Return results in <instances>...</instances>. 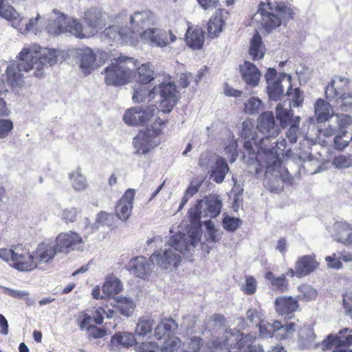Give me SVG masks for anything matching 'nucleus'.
Returning a JSON list of instances; mask_svg holds the SVG:
<instances>
[{
    "mask_svg": "<svg viewBox=\"0 0 352 352\" xmlns=\"http://www.w3.org/2000/svg\"><path fill=\"white\" fill-rule=\"evenodd\" d=\"M13 129V122L8 119H0V139L5 138Z\"/></svg>",
    "mask_w": 352,
    "mask_h": 352,
    "instance_id": "0e129e2a",
    "label": "nucleus"
},
{
    "mask_svg": "<svg viewBox=\"0 0 352 352\" xmlns=\"http://www.w3.org/2000/svg\"><path fill=\"white\" fill-rule=\"evenodd\" d=\"M264 315L261 310L256 308H250L246 312V317L248 320L252 324H255L258 325L263 320Z\"/></svg>",
    "mask_w": 352,
    "mask_h": 352,
    "instance_id": "680f3d73",
    "label": "nucleus"
},
{
    "mask_svg": "<svg viewBox=\"0 0 352 352\" xmlns=\"http://www.w3.org/2000/svg\"><path fill=\"white\" fill-rule=\"evenodd\" d=\"M65 16L57 10H54L47 19L45 30L50 35H60L65 33Z\"/></svg>",
    "mask_w": 352,
    "mask_h": 352,
    "instance_id": "4be33fe9",
    "label": "nucleus"
},
{
    "mask_svg": "<svg viewBox=\"0 0 352 352\" xmlns=\"http://www.w3.org/2000/svg\"><path fill=\"white\" fill-rule=\"evenodd\" d=\"M102 37L107 38L109 41H121L127 43L131 40V32L128 31L127 28H124L112 25L104 30Z\"/></svg>",
    "mask_w": 352,
    "mask_h": 352,
    "instance_id": "7c9ffc66",
    "label": "nucleus"
},
{
    "mask_svg": "<svg viewBox=\"0 0 352 352\" xmlns=\"http://www.w3.org/2000/svg\"><path fill=\"white\" fill-rule=\"evenodd\" d=\"M177 329L178 324L173 318H166L155 329V337L157 340L164 339V342H166L174 338L173 336L176 333Z\"/></svg>",
    "mask_w": 352,
    "mask_h": 352,
    "instance_id": "a878e982",
    "label": "nucleus"
},
{
    "mask_svg": "<svg viewBox=\"0 0 352 352\" xmlns=\"http://www.w3.org/2000/svg\"><path fill=\"white\" fill-rule=\"evenodd\" d=\"M135 193L134 189L129 188L118 201L116 206V214L119 219L126 221L131 216Z\"/></svg>",
    "mask_w": 352,
    "mask_h": 352,
    "instance_id": "412c9836",
    "label": "nucleus"
},
{
    "mask_svg": "<svg viewBox=\"0 0 352 352\" xmlns=\"http://www.w3.org/2000/svg\"><path fill=\"white\" fill-rule=\"evenodd\" d=\"M70 182L73 188L76 190H83L87 188V180L81 173L80 168H78L76 170L71 173L69 175Z\"/></svg>",
    "mask_w": 352,
    "mask_h": 352,
    "instance_id": "de8ad7c7",
    "label": "nucleus"
},
{
    "mask_svg": "<svg viewBox=\"0 0 352 352\" xmlns=\"http://www.w3.org/2000/svg\"><path fill=\"white\" fill-rule=\"evenodd\" d=\"M31 52V49L23 48L17 57L18 62L10 64L6 69V82L13 90L21 88L24 83L21 72L34 70L32 64L29 62Z\"/></svg>",
    "mask_w": 352,
    "mask_h": 352,
    "instance_id": "6e6552de",
    "label": "nucleus"
},
{
    "mask_svg": "<svg viewBox=\"0 0 352 352\" xmlns=\"http://www.w3.org/2000/svg\"><path fill=\"white\" fill-rule=\"evenodd\" d=\"M265 279L270 281L272 289L285 292L288 288V281L286 280L285 274L280 276H275L272 272H267L265 275Z\"/></svg>",
    "mask_w": 352,
    "mask_h": 352,
    "instance_id": "c03bdc74",
    "label": "nucleus"
},
{
    "mask_svg": "<svg viewBox=\"0 0 352 352\" xmlns=\"http://www.w3.org/2000/svg\"><path fill=\"white\" fill-rule=\"evenodd\" d=\"M76 58L77 63L85 76L90 74L96 67V55L89 47L77 50Z\"/></svg>",
    "mask_w": 352,
    "mask_h": 352,
    "instance_id": "aec40b11",
    "label": "nucleus"
},
{
    "mask_svg": "<svg viewBox=\"0 0 352 352\" xmlns=\"http://www.w3.org/2000/svg\"><path fill=\"white\" fill-rule=\"evenodd\" d=\"M222 203L216 195H209L204 199L198 200L197 204L189 211L190 222L199 225L195 228H200L199 221L202 217L215 218L221 210Z\"/></svg>",
    "mask_w": 352,
    "mask_h": 352,
    "instance_id": "0eeeda50",
    "label": "nucleus"
},
{
    "mask_svg": "<svg viewBox=\"0 0 352 352\" xmlns=\"http://www.w3.org/2000/svg\"><path fill=\"white\" fill-rule=\"evenodd\" d=\"M285 81L288 85V87L286 91V95L292 101L293 106L295 107H299L304 100V93L299 88L292 89L291 85V76L284 74Z\"/></svg>",
    "mask_w": 352,
    "mask_h": 352,
    "instance_id": "ea45409f",
    "label": "nucleus"
},
{
    "mask_svg": "<svg viewBox=\"0 0 352 352\" xmlns=\"http://www.w3.org/2000/svg\"><path fill=\"white\" fill-rule=\"evenodd\" d=\"M186 42L192 49H201L204 43L203 30L199 28H188L186 33Z\"/></svg>",
    "mask_w": 352,
    "mask_h": 352,
    "instance_id": "2f4dec72",
    "label": "nucleus"
},
{
    "mask_svg": "<svg viewBox=\"0 0 352 352\" xmlns=\"http://www.w3.org/2000/svg\"><path fill=\"white\" fill-rule=\"evenodd\" d=\"M239 71L242 80L248 86L255 87L258 85L261 72L254 64L245 61L243 65H240Z\"/></svg>",
    "mask_w": 352,
    "mask_h": 352,
    "instance_id": "5701e85b",
    "label": "nucleus"
},
{
    "mask_svg": "<svg viewBox=\"0 0 352 352\" xmlns=\"http://www.w3.org/2000/svg\"><path fill=\"white\" fill-rule=\"evenodd\" d=\"M151 263L144 256H136L129 262L128 270L131 274L145 279L150 274Z\"/></svg>",
    "mask_w": 352,
    "mask_h": 352,
    "instance_id": "393cba45",
    "label": "nucleus"
},
{
    "mask_svg": "<svg viewBox=\"0 0 352 352\" xmlns=\"http://www.w3.org/2000/svg\"><path fill=\"white\" fill-rule=\"evenodd\" d=\"M122 290V282L116 277L106 280L102 287V293L107 297L115 296Z\"/></svg>",
    "mask_w": 352,
    "mask_h": 352,
    "instance_id": "a19ab883",
    "label": "nucleus"
},
{
    "mask_svg": "<svg viewBox=\"0 0 352 352\" xmlns=\"http://www.w3.org/2000/svg\"><path fill=\"white\" fill-rule=\"evenodd\" d=\"M241 137L245 140L243 143V157L245 158L248 156V161L250 162L254 160L259 162L261 153H260L259 151H258V153H255L253 144L256 147H258L259 150L263 151L264 155L267 146L259 144V138L256 135L255 132L253 131V126L250 122L245 121L243 122Z\"/></svg>",
    "mask_w": 352,
    "mask_h": 352,
    "instance_id": "1a4fd4ad",
    "label": "nucleus"
},
{
    "mask_svg": "<svg viewBox=\"0 0 352 352\" xmlns=\"http://www.w3.org/2000/svg\"><path fill=\"white\" fill-rule=\"evenodd\" d=\"M316 335L312 329H307L306 338L300 335L299 342L302 349L316 348L319 346V343H315Z\"/></svg>",
    "mask_w": 352,
    "mask_h": 352,
    "instance_id": "603ef678",
    "label": "nucleus"
},
{
    "mask_svg": "<svg viewBox=\"0 0 352 352\" xmlns=\"http://www.w3.org/2000/svg\"><path fill=\"white\" fill-rule=\"evenodd\" d=\"M116 302V309L121 315L129 317L133 313L135 306L131 298L120 296L117 298Z\"/></svg>",
    "mask_w": 352,
    "mask_h": 352,
    "instance_id": "79ce46f5",
    "label": "nucleus"
},
{
    "mask_svg": "<svg viewBox=\"0 0 352 352\" xmlns=\"http://www.w3.org/2000/svg\"><path fill=\"white\" fill-rule=\"evenodd\" d=\"M337 168H348L352 166V155H339L336 156L332 162Z\"/></svg>",
    "mask_w": 352,
    "mask_h": 352,
    "instance_id": "5fc2aeb1",
    "label": "nucleus"
},
{
    "mask_svg": "<svg viewBox=\"0 0 352 352\" xmlns=\"http://www.w3.org/2000/svg\"><path fill=\"white\" fill-rule=\"evenodd\" d=\"M0 16L10 21L14 28L24 34L30 32L36 34L41 32L44 27L39 14H37L36 17L28 20L21 17L12 6H6L5 0H0Z\"/></svg>",
    "mask_w": 352,
    "mask_h": 352,
    "instance_id": "20e7f679",
    "label": "nucleus"
},
{
    "mask_svg": "<svg viewBox=\"0 0 352 352\" xmlns=\"http://www.w3.org/2000/svg\"><path fill=\"white\" fill-rule=\"evenodd\" d=\"M135 342L134 336L129 332H118L116 333L111 339L112 346L114 347H129L133 345Z\"/></svg>",
    "mask_w": 352,
    "mask_h": 352,
    "instance_id": "e433bc0d",
    "label": "nucleus"
},
{
    "mask_svg": "<svg viewBox=\"0 0 352 352\" xmlns=\"http://www.w3.org/2000/svg\"><path fill=\"white\" fill-rule=\"evenodd\" d=\"M161 133V129L151 126L144 129L133 138V144L135 148V153L144 155L148 153L152 148L159 144L156 138Z\"/></svg>",
    "mask_w": 352,
    "mask_h": 352,
    "instance_id": "9d476101",
    "label": "nucleus"
},
{
    "mask_svg": "<svg viewBox=\"0 0 352 352\" xmlns=\"http://www.w3.org/2000/svg\"><path fill=\"white\" fill-rule=\"evenodd\" d=\"M352 329L344 328L336 336V346H346L352 344Z\"/></svg>",
    "mask_w": 352,
    "mask_h": 352,
    "instance_id": "09e8293b",
    "label": "nucleus"
},
{
    "mask_svg": "<svg viewBox=\"0 0 352 352\" xmlns=\"http://www.w3.org/2000/svg\"><path fill=\"white\" fill-rule=\"evenodd\" d=\"M256 128L263 135L259 138L261 145L268 146L270 140L276 138L280 133V126L276 124L272 111H265L259 116Z\"/></svg>",
    "mask_w": 352,
    "mask_h": 352,
    "instance_id": "9b49d317",
    "label": "nucleus"
},
{
    "mask_svg": "<svg viewBox=\"0 0 352 352\" xmlns=\"http://www.w3.org/2000/svg\"><path fill=\"white\" fill-rule=\"evenodd\" d=\"M201 236V230L199 228H190L186 234L174 235L162 250L151 254L150 261L164 270L177 267L182 261V256L184 255L186 251L195 248L199 244Z\"/></svg>",
    "mask_w": 352,
    "mask_h": 352,
    "instance_id": "f257e3e1",
    "label": "nucleus"
},
{
    "mask_svg": "<svg viewBox=\"0 0 352 352\" xmlns=\"http://www.w3.org/2000/svg\"><path fill=\"white\" fill-rule=\"evenodd\" d=\"M267 3L261 1L258 11L254 14L252 20L259 23L267 32L278 27L293 19V10L282 2L276 0H266Z\"/></svg>",
    "mask_w": 352,
    "mask_h": 352,
    "instance_id": "f03ea898",
    "label": "nucleus"
},
{
    "mask_svg": "<svg viewBox=\"0 0 352 352\" xmlns=\"http://www.w3.org/2000/svg\"><path fill=\"white\" fill-rule=\"evenodd\" d=\"M316 118L318 122H323L330 117L329 104L324 100L318 99L314 106Z\"/></svg>",
    "mask_w": 352,
    "mask_h": 352,
    "instance_id": "37998d69",
    "label": "nucleus"
},
{
    "mask_svg": "<svg viewBox=\"0 0 352 352\" xmlns=\"http://www.w3.org/2000/svg\"><path fill=\"white\" fill-rule=\"evenodd\" d=\"M157 18L153 12L150 10H143L135 12L130 16V28H127L128 31L131 32V38L134 33L140 34L144 29L149 28L148 27L155 25L157 23Z\"/></svg>",
    "mask_w": 352,
    "mask_h": 352,
    "instance_id": "2eb2a0df",
    "label": "nucleus"
},
{
    "mask_svg": "<svg viewBox=\"0 0 352 352\" xmlns=\"http://www.w3.org/2000/svg\"><path fill=\"white\" fill-rule=\"evenodd\" d=\"M276 118L280 122L282 128H286L294 122L295 117L290 109L285 108L278 103L275 109Z\"/></svg>",
    "mask_w": 352,
    "mask_h": 352,
    "instance_id": "c9c22d12",
    "label": "nucleus"
},
{
    "mask_svg": "<svg viewBox=\"0 0 352 352\" xmlns=\"http://www.w3.org/2000/svg\"><path fill=\"white\" fill-rule=\"evenodd\" d=\"M140 38L152 47H164L175 42L177 37L171 30L153 28L141 32Z\"/></svg>",
    "mask_w": 352,
    "mask_h": 352,
    "instance_id": "f8f14e48",
    "label": "nucleus"
},
{
    "mask_svg": "<svg viewBox=\"0 0 352 352\" xmlns=\"http://www.w3.org/2000/svg\"><path fill=\"white\" fill-rule=\"evenodd\" d=\"M105 18L106 14L95 8H90L85 12L84 19L86 26L91 32L92 36L105 26Z\"/></svg>",
    "mask_w": 352,
    "mask_h": 352,
    "instance_id": "a211bd4d",
    "label": "nucleus"
},
{
    "mask_svg": "<svg viewBox=\"0 0 352 352\" xmlns=\"http://www.w3.org/2000/svg\"><path fill=\"white\" fill-rule=\"evenodd\" d=\"M318 266L315 256L312 255L302 256L296 261L294 267L296 269L298 278H302L309 275L315 271Z\"/></svg>",
    "mask_w": 352,
    "mask_h": 352,
    "instance_id": "cd10ccee",
    "label": "nucleus"
},
{
    "mask_svg": "<svg viewBox=\"0 0 352 352\" xmlns=\"http://www.w3.org/2000/svg\"><path fill=\"white\" fill-rule=\"evenodd\" d=\"M157 87H154L151 90H148L147 87L140 84L135 85L134 87V93L133 94V100L135 102H140L144 101L148 98H153L155 97Z\"/></svg>",
    "mask_w": 352,
    "mask_h": 352,
    "instance_id": "49530a36",
    "label": "nucleus"
},
{
    "mask_svg": "<svg viewBox=\"0 0 352 352\" xmlns=\"http://www.w3.org/2000/svg\"><path fill=\"white\" fill-rule=\"evenodd\" d=\"M229 170L226 160L222 157H218L211 170L210 177L216 183L221 184L223 182Z\"/></svg>",
    "mask_w": 352,
    "mask_h": 352,
    "instance_id": "f704fd0d",
    "label": "nucleus"
},
{
    "mask_svg": "<svg viewBox=\"0 0 352 352\" xmlns=\"http://www.w3.org/2000/svg\"><path fill=\"white\" fill-rule=\"evenodd\" d=\"M335 240L345 246H352V223L337 221L333 224Z\"/></svg>",
    "mask_w": 352,
    "mask_h": 352,
    "instance_id": "b1692460",
    "label": "nucleus"
},
{
    "mask_svg": "<svg viewBox=\"0 0 352 352\" xmlns=\"http://www.w3.org/2000/svg\"><path fill=\"white\" fill-rule=\"evenodd\" d=\"M65 28V33L69 32L78 38H90L92 36L91 32L89 31L87 26L83 27L77 19H69L66 21Z\"/></svg>",
    "mask_w": 352,
    "mask_h": 352,
    "instance_id": "72a5a7b5",
    "label": "nucleus"
},
{
    "mask_svg": "<svg viewBox=\"0 0 352 352\" xmlns=\"http://www.w3.org/2000/svg\"><path fill=\"white\" fill-rule=\"evenodd\" d=\"M80 211L78 208H66L61 212L60 217L66 223H73L77 219V215Z\"/></svg>",
    "mask_w": 352,
    "mask_h": 352,
    "instance_id": "13d9d810",
    "label": "nucleus"
},
{
    "mask_svg": "<svg viewBox=\"0 0 352 352\" xmlns=\"http://www.w3.org/2000/svg\"><path fill=\"white\" fill-rule=\"evenodd\" d=\"M283 82L287 84L284 74L277 79L276 81L272 82L267 87V94L270 99L277 101L280 100L284 96Z\"/></svg>",
    "mask_w": 352,
    "mask_h": 352,
    "instance_id": "4c0bfd02",
    "label": "nucleus"
},
{
    "mask_svg": "<svg viewBox=\"0 0 352 352\" xmlns=\"http://www.w3.org/2000/svg\"><path fill=\"white\" fill-rule=\"evenodd\" d=\"M300 294L298 296L299 300L309 301L314 300L318 295L317 291L309 285H302L298 287Z\"/></svg>",
    "mask_w": 352,
    "mask_h": 352,
    "instance_id": "8fccbe9b",
    "label": "nucleus"
},
{
    "mask_svg": "<svg viewBox=\"0 0 352 352\" xmlns=\"http://www.w3.org/2000/svg\"><path fill=\"white\" fill-rule=\"evenodd\" d=\"M180 346V340L178 338H173L164 342L160 347L161 352H175Z\"/></svg>",
    "mask_w": 352,
    "mask_h": 352,
    "instance_id": "e2e57ef3",
    "label": "nucleus"
},
{
    "mask_svg": "<svg viewBox=\"0 0 352 352\" xmlns=\"http://www.w3.org/2000/svg\"><path fill=\"white\" fill-rule=\"evenodd\" d=\"M23 48L33 51L30 53L31 58H29V62L32 64L33 74L37 78H42L45 68L56 64L63 54L59 50L41 48L36 44L27 45Z\"/></svg>",
    "mask_w": 352,
    "mask_h": 352,
    "instance_id": "39448f33",
    "label": "nucleus"
},
{
    "mask_svg": "<svg viewBox=\"0 0 352 352\" xmlns=\"http://www.w3.org/2000/svg\"><path fill=\"white\" fill-rule=\"evenodd\" d=\"M82 239L74 232L60 233L56 238L55 248L58 252H69L80 249Z\"/></svg>",
    "mask_w": 352,
    "mask_h": 352,
    "instance_id": "dca6fc26",
    "label": "nucleus"
},
{
    "mask_svg": "<svg viewBox=\"0 0 352 352\" xmlns=\"http://www.w3.org/2000/svg\"><path fill=\"white\" fill-rule=\"evenodd\" d=\"M286 147L287 142L283 138L277 140L273 143L271 147H266L265 155L267 159L265 160V164L267 169H269L272 166L275 165L278 156L280 154H283V152L286 149Z\"/></svg>",
    "mask_w": 352,
    "mask_h": 352,
    "instance_id": "c85d7f7f",
    "label": "nucleus"
},
{
    "mask_svg": "<svg viewBox=\"0 0 352 352\" xmlns=\"http://www.w3.org/2000/svg\"><path fill=\"white\" fill-rule=\"evenodd\" d=\"M2 289L5 294L17 299H22L29 296V293L26 291L15 290L6 287H2Z\"/></svg>",
    "mask_w": 352,
    "mask_h": 352,
    "instance_id": "338daca9",
    "label": "nucleus"
},
{
    "mask_svg": "<svg viewBox=\"0 0 352 352\" xmlns=\"http://www.w3.org/2000/svg\"><path fill=\"white\" fill-rule=\"evenodd\" d=\"M57 252L53 241H49L39 243L36 250L32 252L36 268H41L42 264L50 263Z\"/></svg>",
    "mask_w": 352,
    "mask_h": 352,
    "instance_id": "f3484780",
    "label": "nucleus"
},
{
    "mask_svg": "<svg viewBox=\"0 0 352 352\" xmlns=\"http://www.w3.org/2000/svg\"><path fill=\"white\" fill-rule=\"evenodd\" d=\"M257 289V281L252 276H245V283L242 286V290L247 295L255 294Z\"/></svg>",
    "mask_w": 352,
    "mask_h": 352,
    "instance_id": "052dcab7",
    "label": "nucleus"
},
{
    "mask_svg": "<svg viewBox=\"0 0 352 352\" xmlns=\"http://www.w3.org/2000/svg\"><path fill=\"white\" fill-rule=\"evenodd\" d=\"M262 106V102L258 98L252 97L245 103V112L251 115L258 113Z\"/></svg>",
    "mask_w": 352,
    "mask_h": 352,
    "instance_id": "6e6d98bb",
    "label": "nucleus"
},
{
    "mask_svg": "<svg viewBox=\"0 0 352 352\" xmlns=\"http://www.w3.org/2000/svg\"><path fill=\"white\" fill-rule=\"evenodd\" d=\"M156 109L157 107L154 104L146 107H133L125 112L123 120L128 125L137 126L143 124L154 116Z\"/></svg>",
    "mask_w": 352,
    "mask_h": 352,
    "instance_id": "4468645a",
    "label": "nucleus"
},
{
    "mask_svg": "<svg viewBox=\"0 0 352 352\" xmlns=\"http://www.w3.org/2000/svg\"><path fill=\"white\" fill-rule=\"evenodd\" d=\"M155 78V72L150 63H144L138 68L136 79L142 85H146Z\"/></svg>",
    "mask_w": 352,
    "mask_h": 352,
    "instance_id": "58836bf2",
    "label": "nucleus"
},
{
    "mask_svg": "<svg viewBox=\"0 0 352 352\" xmlns=\"http://www.w3.org/2000/svg\"><path fill=\"white\" fill-rule=\"evenodd\" d=\"M249 52L252 59L254 61L262 59L265 54V45L257 32L254 34L250 40Z\"/></svg>",
    "mask_w": 352,
    "mask_h": 352,
    "instance_id": "473e14b6",
    "label": "nucleus"
},
{
    "mask_svg": "<svg viewBox=\"0 0 352 352\" xmlns=\"http://www.w3.org/2000/svg\"><path fill=\"white\" fill-rule=\"evenodd\" d=\"M153 320L140 318L135 329V333L140 336H144L151 333L153 329Z\"/></svg>",
    "mask_w": 352,
    "mask_h": 352,
    "instance_id": "3c124183",
    "label": "nucleus"
},
{
    "mask_svg": "<svg viewBox=\"0 0 352 352\" xmlns=\"http://www.w3.org/2000/svg\"><path fill=\"white\" fill-rule=\"evenodd\" d=\"M135 65L133 58L120 56L114 58L110 65L104 69L106 84L113 86L126 84L131 77Z\"/></svg>",
    "mask_w": 352,
    "mask_h": 352,
    "instance_id": "7ed1b4c3",
    "label": "nucleus"
},
{
    "mask_svg": "<svg viewBox=\"0 0 352 352\" xmlns=\"http://www.w3.org/2000/svg\"><path fill=\"white\" fill-rule=\"evenodd\" d=\"M351 80L348 78L335 76L324 89L327 100H335L342 111L352 109V93H346Z\"/></svg>",
    "mask_w": 352,
    "mask_h": 352,
    "instance_id": "423d86ee",
    "label": "nucleus"
},
{
    "mask_svg": "<svg viewBox=\"0 0 352 352\" xmlns=\"http://www.w3.org/2000/svg\"><path fill=\"white\" fill-rule=\"evenodd\" d=\"M222 223L223 228L230 232H234L242 224V221L240 219L236 217H230L229 216L226 217L223 219Z\"/></svg>",
    "mask_w": 352,
    "mask_h": 352,
    "instance_id": "bf43d9fd",
    "label": "nucleus"
},
{
    "mask_svg": "<svg viewBox=\"0 0 352 352\" xmlns=\"http://www.w3.org/2000/svg\"><path fill=\"white\" fill-rule=\"evenodd\" d=\"M113 217L111 214L102 211L98 215L96 223L98 226H109L112 223Z\"/></svg>",
    "mask_w": 352,
    "mask_h": 352,
    "instance_id": "69168bd1",
    "label": "nucleus"
},
{
    "mask_svg": "<svg viewBox=\"0 0 352 352\" xmlns=\"http://www.w3.org/2000/svg\"><path fill=\"white\" fill-rule=\"evenodd\" d=\"M158 94L160 108L164 113H169L177 103L179 93L175 85L170 82H162L157 87L155 94Z\"/></svg>",
    "mask_w": 352,
    "mask_h": 352,
    "instance_id": "ddd939ff",
    "label": "nucleus"
},
{
    "mask_svg": "<svg viewBox=\"0 0 352 352\" xmlns=\"http://www.w3.org/2000/svg\"><path fill=\"white\" fill-rule=\"evenodd\" d=\"M12 266L21 272H30L36 268L33 253L23 248L21 245H16L14 261Z\"/></svg>",
    "mask_w": 352,
    "mask_h": 352,
    "instance_id": "6ab92c4d",
    "label": "nucleus"
},
{
    "mask_svg": "<svg viewBox=\"0 0 352 352\" xmlns=\"http://www.w3.org/2000/svg\"><path fill=\"white\" fill-rule=\"evenodd\" d=\"M187 345L183 352H198L201 345V339L198 337H193L190 338Z\"/></svg>",
    "mask_w": 352,
    "mask_h": 352,
    "instance_id": "774afa93",
    "label": "nucleus"
},
{
    "mask_svg": "<svg viewBox=\"0 0 352 352\" xmlns=\"http://www.w3.org/2000/svg\"><path fill=\"white\" fill-rule=\"evenodd\" d=\"M300 328L298 320L297 322L292 320H284V323L276 320V333L275 338L279 340L287 339L292 338L295 331Z\"/></svg>",
    "mask_w": 352,
    "mask_h": 352,
    "instance_id": "c756f323",
    "label": "nucleus"
},
{
    "mask_svg": "<svg viewBox=\"0 0 352 352\" xmlns=\"http://www.w3.org/2000/svg\"><path fill=\"white\" fill-rule=\"evenodd\" d=\"M274 305L279 314H285L289 319H292L291 315L298 307V301L292 296H280L276 298Z\"/></svg>",
    "mask_w": 352,
    "mask_h": 352,
    "instance_id": "bb28decb",
    "label": "nucleus"
},
{
    "mask_svg": "<svg viewBox=\"0 0 352 352\" xmlns=\"http://www.w3.org/2000/svg\"><path fill=\"white\" fill-rule=\"evenodd\" d=\"M224 21L221 17V13L216 14L211 16L208 23L207 30L208 36L210 38L217 36L218 34L222 30V26Z\"/></svg>",
    "mask_w": 352,
    "mask_h": 352,
    "instance_id": "a18cd8bd",
    "label": "nucleus"
},
{
    "mask_svg": "<svg viewBox=\"0 0 352 352\" xmlns=\"http://www.w3.org/2000/svg\"><path fill=\"white\" fill-rule=\"evenodd\" d=\"M259 331L262 336L265 338L275 337L276 333V320H274L272 323L263 320L260 324H258Z\"/></svg>",
    "mask_w": 352,
    "mask_h": 352,
    "instance_id": "864d4df0",
    "label": "nucleus"
},
{
    "mask_svg": "<svg viewBox=\"0 0 352 352\" xmlns=\"http://www.w3.org/2000/svg\"><path fill=\"white\" fill-rule=\"evenodd\" d=\"M300 120V116H295L294 122L289 125V128L287 131V138L291 144H294L297 142Z\"/></svg>",
    "mask_w": 352,
    "mask_h": 352,
    "instance_id": "4d7b16f0",
    "label": "nucleus"
}]
</instances>
